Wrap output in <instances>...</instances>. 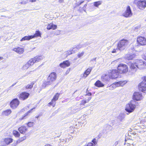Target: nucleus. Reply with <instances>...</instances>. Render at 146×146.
I'll return each instance as SVG.
<instances>
[{
  "label": "nucleus",
  "mask_w": 146,
  "mask_h": 146,
  "mask_svg": "<svg viewBox=\"0 0 146 146\" xmlns=\"http://www.w3.org/2000/svg\"><path fill=\"white\" fill-rule=\"evenodd\" d=\"M95 86L98 88L104 87L105 84L99 80H97L94 83Z\"/></svg>",
  "instance_id": "nucleus-21"
},
{
  "label": "nucleus",
  "mask_w": 146,
  "mask_h": 146,
  "mask_svg": "<svg viewBox=\"0 0 146 146\" xmlns=\"http://www.w3.org/2000/svg\"><path fill=\"white\" fill-rule=\"evenodd\" d=\"M70 69L69 68L66 71V72H65V75H67L70 72Z\"/></svg>",
  "instance_id": "nucleus-42"
},
{
  "label": "nucleus",
  "mask_w": 146,
  "mask_h": 146,
  "mask_svg": "<svg viewBox=\"0 0 146 146\" xmlns=\"http://www.w3.org/2000/svg\"><path fill=\"white\" fill-rule=\"evenodd\" d=\"M35 108H32L30 110H29L28 111H27L25 114L21 118V120H22L25 118V117L29 115V113H31L32 110L34 109Z\"/></svg>",
  "instance_id": "nucleus-34"
},
{
  "label": "nucleus",
  "mask_w": 146,
  "mask_h": 146,
  "mask_svg": "<svg viewBox=\"0 0 146 146\" xmlns=\"http://www.w3.org/2000/svg\"><path fill=\"white\" fill-rule=\"evenodd\" d=\"M33 38H34L35 37H41V33L40 31L39 30L36 31H35V33L33 35H32Z\"/></svg>",
  "instance_id": "nucleus-27"
},
{
  "label": "nucleus",
  "mask_w": 146,
  "mask_h": 146,
  "mask_svg": "<svg viewBox=\"0 0 146 146\" xmlns=\"http://www.w3.org/2000/svg\"><path fill=\"white\" fill-rule=\"evenodd\" d=\"M87 6V5L86 4H85L84 5V6Z\"/></svg>",
  "instance_id": "nucleus-50"
},
{
  "label": "nucleus",
  "mask_w": 146,
  "mask_h": 146,
  "mask_svg": "<svg viewBox=\"0 0 146 146\" xmlns=\"http://www.w3.org/2000/svg\"><path fill=\"white\" fill-rule=\"evenodd\" d=\"M34 123L33 122L29 121L26 123L28 127H31L33 126Z\"/></svg>",
  "instance_id": "nucleus-38"
},
{
  "label": "nucleus",
  "mask_w": 146,
  "mask_h": 146,
  "mask_svg": "<svg viewBox=\"0 0 146 146\" xmlns=\"http://www.w3.org/2000/svg\"><path fill=\"white\" fill-rule=\"evenodd\" d=\"M38 117H36L37 118H38Z\"/></svg>",
  "instance_id": "nucleus-51"
},
{
  "label": "nucleus",
  "mask_w": 146,
  "mask_h": 146,
  "mask_svg": "<svg viewBox=\"0 0 146 146\" xmlns=\"http://www.w3.org/2000/svg\"><path fill=\"white\" fill-rule=\"evenodd\" d=\"M18 131L22 134H25L28 131V128L25 126L22 125L19 128Z\"/></svg>",
  "instance_id": "nucleus-19"
},
{
  "label": "nucleus",
  "mask_w": 146,
  "mask_h": 146,
  "mask_svg": "<svg viewBox=\"0 0 146 146\" xmlns=\"http://www.w3.org/2000/svg\"><path fill=\"white\" fill-rule=\"evenodd\" d=\"M18 144V143L16 141H14V142L12 144L11 146H16Z\"/></svg>",
  "instance_id": "nucleus-41"
},
{
  "label": "nucleus",
  "mask_w": 146,
  "mask_h": 146,
  "mask_svg": "<svg viewBox=\"0 0 146 146\" xmlns=\"http://www.w3.org/2000/svg\"><path fill=\"white\" fill-rule=\"evenodd\" d=\"M84 53V52H82L81 53H79L78 54L77 56L78 58H80L83 55Z\"/></svg>",
  "instance_id": "nucleus-40"
},
{
  "label": "nucleus",
  "mask_w": 146,
  "mask_h": 146,
  "mask_svg": "<svg viewBox=\"0 0 146 146\" xmlns=\"http://www.w3.org/2000/svg\"><path fill=\"white\" fill-rule=\"evenodd\" d=\"M125 145H126L127 146H130V144L129 143H125Z\"/></svg>",
  "instance_id": "nucleus-46"
},
{
  "label": "nucleus",
  "mask_w": 146,
  "mask_h": 146,
  "mask_svg": "<svg viewBox=\"0 0 146 146\" xmlns=\"http://www.w3.org/2000/svg\"><path fill=\"white\" fill-rule=\"evenodd\" d=\"M70 63L69 61L66 60L60 63L59 64V66L62 68H65L66 67H68L70 66Z\"/></svg>",
  "instance_id": "nucleus-18"
},
{
  "label": "nucleus",
  "mask_w": 146,
  "mask_h": 146,
  "mask_svg": "<svg viewBox=\"0 0 146 146\" xmlns=\"http://www.w3.org/2000/svg\"><path fill=\"white\" fill-rule=\"evenodd\" d=\"M58 2L60 3H62L64 2V0H59Z\"/></svg>",
  "instance_id": "nucleus-45"
},
{
  "label": "nucleus",
  "mask_w": 146,
  "mask_h": 146,
  "mask_svg": "<svg viewBox=\"0 0 146 146\" xmlns=\"http://www.w3.org/2000/svg\"><path fill=\"white\" fill-rule=\"evenodd\" d=\"M33 38L32 36H26L23 37L21 40V41H22L23 40H30L31 39Z\"/></svg>",
  "instance_id": "nucleus-29"
},
{
  "label": "nucleus",
  "mask_w": 146,
  "mask_h": 146,
  "mask_svg": "<svg viewBox=\"0 0 146 146\" xmlns=\"http://www.w3.org/2000/svg\"><path fill=\"white\" fill-rule=\"evenodd\" d=\"M142 82L139 83L138 87L139 91L143 92L146 90V76L141 78Z\"/></svg>",
  "instance_id": "nucleus-4"
},
{
  "label": "nucleus",
  "mask_w": 146,
  "mask_h": 146,
  "mask_svg": "<svg viewBox=\"0 0 146 146\" xmlns=\"http://www.w3.org/2000/svg\"><path fill=\"white\" fill-rule=\"evenodd\" d=\"M36 82V81H33L31 82L30 84H28L25 86V89L26 90L32 89L34 85Z\"/></svg>",
  "instance_id": "nucleus-26"
},
{
  "label": "nucleus",
  "mask_w": 146,
  "mask_h": 146,
  "mask_svg": "<svg viewBox=\"0 0 146 146\" xmlns=\"http://www.w3.org/2000/svg\"><path fill=\"white\" fill-rule=\"evenodd\" d=\"M57 28V25L54 24L52 23H50L48 24L46 27L47 29L48 30H49L51 29L54 30L56 29Z\"/></svg>",
  "instance_id": "nucleus-22"
},
{
  "label": "nucleus",
  "mask_w": 146,
  "mask_h": 146,
  "mask_svg": "<svg viewBox=\"0 0 146 146\" xmlns=\"http://www.w3.org/2000/svg\"><path fill=\"white\" fill-rule=\"evenodd\" d=\"M20 102L17 98H14L10 102V106L11 108L12 109H15L19 105Z\"/></svg>",
  "instance_id": "nucleus-11"
},
{
  "label": "nucleus",
  "mask_w": 146,
  "mask_h": 146,
  "mask_svg": "<svg viewBox=\"0 0 146 146\" xmlns=\"http://www.w3.org/2000/svg\"><path fill=\"white\" fill-rule=\"evenodd\" d=\"M34 60H35V62H38L40 61L42 59L40 56H36L33 58Z\"/></svg>",
  "instance_id": "nucleus-36"
},
{
  "label": "nucleus",
  "mask_w": 146,
  "mask_h": 146,
  "mask_svg": "<svg viewBox=\"0 0 146 146\" xmlns=\"http://www.w3.org/2000/svg\"><path fill=\"white\" fill-rule=\"evenodd\" d=\"M56 102L52 99L51 101L48 104V106L49 107L52 106V107H54L56 106Z\"/></svg>",
  "instance_id": "nucleus-30"
},
{
  "label": "nucleus",
  "mask_w": 146,
  "mask_h": 146,
  "mask_svg": "<svg viewBox=\"0 0 146 146\" xmlns=\"http://www.w3.org/2000/svg\"><path fill=\"white\" fill-rule=\"evenodd\" d=\"M92 142L88 143L86 146H95V145L97 144L96 140L95 138H94L92 141Z\"/></svg>",
  "instance_id": "nucleus-25"
},
{
  "label": "nucleus",
  "mask_w": 146,
  "mask_h": 146,
  "mask_svg": "<svg viewBox=\"0 0 146 146\" xmlns=\"http://www.w3.org/2000/svg\"><path fill=\"white\" fill-rule=\"evenodd\" d=\"M30 94L26 92H22L18 95V97L21 100L24 101L27 100L29 97Z\"/></svg>",
  "instance_id": "nucleus-10"
},
{
  "label": "nucleus",
  "mask_w": 146,
  "mask_h": 146,
  "mask_svg": "<svg viewBox=\"0 0 146 146\" xmlns=\"http://www.w3.org/2000/svg\"><path fill=\"white\" fill-rule=\"evenodd\" d=\"M3 59V57H0V60H2Z\"/></svg>",
  "instance_id": "nucleus-49"
},
{
  "label": "nucleus",
  "mask_w": 146,
  "mask_h": 146,
  "mask_svg": "<svg viewBox=\"0 0 146 146\" xmlns=\"http://www.w3.org/2000/svg\"><path fill=\"white\" fill-rule=\"evenodd\" d=\"M137 68V64H136V61L135 63L131 64L130 68L131 70H134L136 69Z\"/></svg>",
  "instance_id": "nucleus-32"
},
{
  "label": "nucleus",
  "mask_w": 146,
  "mask_h": 146,
  "mask_svg": "<svg viewBox=\"0 0 146 146\" xmlns=\"http://www.w3.org/2000/svg\"><path fill=\"white\" fill-rule=\"evenodd\" d=\"M44 146H52L50 144H46Z\"/></svg>",
  "instance_id": "nucleus-48"
},
{
  "label": "nucleus",
  "mask_w": 146,
  "mask_h": 146,
  "mask_svg": "<svg viewBox=\"0 0 146 146\" xmlns=\"http://www.w3.org/2000/svg\"><path fill=\"white\" fill-rule=\"evenodd\" d=\"M13 134L16 137H19L20 135V133L18 131L16 130H13Z\"/></svg>",
  "instance_id": "nucleus-31"
},
{
  "label": "nucleus",
  "mask_w": 146,
  "mask_h": 146,
  "mask_svg": "<svg viewBox=\"0 0 146 146\" xmlns=\"http://www.w3.org/2000/svg\"><path fill=\"white\" fill-rule=\"evenodd\" d=\"M57 75L55 72H51L48 78V81L47 83L48 85H50L52 82L55 81Z\"/></svg>",
  "instance_id": "nucleus-7"
},
{
  "label": "nucleus",
  "mask_w": 146,
  "mask_h": 146,
  "mask_svg": "<svg viewBox=\"0 0 146 146\" xmlns=\"http://www.w3.org/2000/svg\"><path fill=\"white\" fill-rule=\"evenodd\" d=\"M35 63V60L33 58H31L28 62L27 63L23 66V68L24 69H27L30 66L33 65Z\"/></svg>",
  "instance_id": "nucleus-15"
},
{
  "label": "nucleus",
  "mask_w": 146,
  "mask_h": 146,
  "mask_svg": "<svg viewBox=\"0 0 146 146\" xmlns=\"http://www.w3.org/2000/svg\"><path fill=\"white\" fill-rule=\"evenodd\" d=\"M84 0H82V1H81L80 3H79L78 4V6H79L82 3H84Z\"/></svg>",
  "instance_id": "nucleus-43"
},
{
  "label": "nucleus",
  "mask_w": 146,
  "mask_h": 146,
  "mask_svg": "<svg viewBox=\"0 0 146 146\" xmlns=\"http://www.w3.org/2000/svg\"><path fill=\"white\" fill-rule=\"evenodd\" d=\"M137 68L140 70L146 69V62L141 59H137L136 60Z\"/></svg>",
  "instance_id": "nucleus-6"
},
{
  "label": "nucleus",
  "mask_w": 146,
  "mask_h": 146,
  "mask_svg": "<svg viewBox=\"0 0 146 146\" xmlns=\"http://www.w3.org/2000/svg\"><path fill=\"white\" fill-rule=\"evenodd\" d=\"M117 49H114L113 50L111 51V52L112 53H114L116 52V50Z\"/></svg>",
  "instance_id": "nucleus-44"
},
{
  "label": "nucleus",
  "mask_w": 146,
  "mask_h": 146,
  "mask_svg": "<svg viewBox=\"0 0 146 146\" xmlns=\"http://www.w3.org/2000/svg\"><path fill=\"white\" fill-rule=\"evenodd\" d=\"M13 50L19 54H22L24 51V49L23 48L17 47L13 49Z\"/></svg>",
  "instance_id": "nucleus-17"
},
{
  "label": "nucleus",
  "mask_w": 146,
  "mask_h": 146,
  "mask_svg": "<svg viewBox=\"0 0 146 146\" xmlns=\"http://www.w3.org/2000/svg\"><path fill=\"white\" fill-rule=\"evenodd\" d=\"M86 93L85 96H87L89 97H88L86 100L83 99L81 101L80 104V105L81 107L85 106L86 104L88 103L92 98V97L91 96L92 95V93L91 92H89L88 88L86 90Z\"/></svg>",
  "instance_id": "nucleus-5"
},
{
  "label": "nucleus",
  "mask_w": 146,
  "mask_h": 146,
  "mask_svg": "<svg viewBox=\"0 0 146 146\" xmlns=\"http://www.w3.org/2000/svg\"><path fill=\"white\" fill-rule=\"evenodd\" d=\"M134 57V56L133 54L130 55L127 57L128 60H132Z\"/></svg>",
  "instance_id": "nucleus-39"
},
{
  "label": "nucleus",
  "mask_w": 146,
  "mask_h": 146,
  "mask_svg": "<svg viewBox=\"0 0 146 146\" xmlns=\"http://www.w3.org/2000/svg\"><path fill=\"white\" fill-rule=\"evenodd\" d=\"M143 98V96L141 93L139 92H135L133 93V100L140 101Z\"/></svg>",
  "instance_id": "nucleus-14"
},
{
  "label": "nucleus",
  "mask_w": 146,
  "mask_h": 146,
  "mask_svg": "<svg viewBox=\"0 0 146 146\" xmlns=\"http://www.w3.org/2000/svg\"><path fill=\"white\" fill-rule=\"evenodd\" d=\"M60 93H57L55 94L54 96H53L52 100H54L56 102L57 100L60 95Z\"/></svg>",
  "instance_id": "nucleus-28"
},
{
  "label": "nucleus",
  "mask_w": 146,
  "mask_h": 146,
  "mask_svg": "<svg viewBox=\"0 0 146 146\" xmlns=\"http://www.w3.org/2000/svg\"><path fill=\"white\" fill-rule=\"evenodd\" d=\"M5 146L4 145H3V146Z\"/></svg>",
  "instance_id": "nucleus-52"
},
{
  "label": "nucleus",
  "mask_w": 146,
  "mask_h": 146,
  "mask_svg": "<svg viewBox=\"0 0 146 146\" xmlns=\"http://www.w3.org/2000/svg\"><path fill=\"white\" fill-rule=\"evenodd\" d=\"M128 67L127 65L122 64H119L117 67V70L119 74H124L128 72Z\"/></svg>",
  "instance_id": "nucleus-3"
},
{
  "label": "nucleus",
  "mask_w": 146,
  "mask_h": 146,
  "mask_svg": "<svg viewBox=\"0 0 146 146\" xmlns=\"http://www.w3.org/2000/svg\"><path fill=\"white\" fill-rule=\"evenodd\" d=\"M26 139V137L25 136H24L23 137L19 138L16 141L19 143L25 140Z\"/></svg>",
  "instance_id": "nucleus-35"
},
{
  "label": "nucleus",
  "mask_w": 146,
  "mask_h": 146,
  "mask_svg": "<svg viewBox=\"0 0 146 146\" xmlns=\"http://www.w3.org/2000/svg\"><path fill=\"white\" fill-rule=\"evenodd\" d=\"M129 43L127 39H122L120 40L117 44V49L120 51L124 50L127 47Z\"/></svg>",
  "instance_id": "nucleus-1"
},
{
  "label": "nucleus",
  "mask_w": 146,
  "mask_h": 146,
  "mask_svg": "<svg viewBox=\"0 0 146 146\" xmlns=\"http://www.w3.org/2000/svg\"><path fill=\"white\" fill-rule=\"evenodd\" d=\"M101 4L102 1H98L94 2V6L98 7V6L101 5Z\"/></svg>",
  "instance_id": "nucleus-37"
},
{
  "label": "nucleus",
  "mask_w": 146,
  "mask_h": 146,
  "mask_svg": "<svg viewBox=\"0 0 146 146\" xmlns=\"http://www.w3.org/2000/svg\"><path fill=\"white\" fill-rule=\"evenodd\" d=\"M136 5L137 7L139 9L143 10L146 7V1L145 0H138Z\"/></svg>",
  "instance_id": "nucleus-12"
},
{
  "label": "nucleus",
  "mask_w": 146,
  "mask_h": 146,
  "mask_svg": "<svg viewBox=\"0 0 146 146\" xmlns=\"http://www.w3.org/2000/svg\"><path fill=\"white\" fill-rule=\"evenodd\" d=\"M133 15V13L129 6H127L126 7V10L123 14V17L128 18L131 17Z\"/></svg>",
  "instance_id": "nucleus-13"
},
{
  "label": "nucleus",
  "mask_w": 146,
  "mask_h": 146,
  "mask_svg": "<svg viewBox=\"0 0 146 146\" xmlns=\"http://www.w3.org/2000/svg\"><path fill=\"white\" fill-rule=\"evenodd\" d=\"M137 104V102L134 100L130 101L126 105L125 110L129 113L133 112L136 108V104Z\"/></svg>",
  "instance_id": "nucleus-2"
},
{
  "label": "nucleus",
  "mask_w": 146,
  "mask_h": 146,
  "mask_svg": "<svg viewBox=\"0 0 146 146\" xmlns=\"http://www.w3.org/2000/svg\"><path fill=\"white\" fill-rule=\"evenodd\" d=\"M101 78L103 82H108L110 79L109 78V75L105 74L102 75Z\"/></svg>",
  "instance_id": "nucleus-20"
},
{
  "label": "nucleus",
  "mask_w": 146,
  "mask_h": 146,
  "mask_svg": "<svg viewBox=\"0 0 146 146\" xmlns=\"http://www.w3.org/2000/svg\"><path fill=\"white\" fill-rule=\"evenodd\" d=\"M137 42L139 46L145 45H146V38L144 37L138 36L137 38Z\"/></svg>",
  "instance_id": "nucleus-9"
},
{
  "label": "nucleus",
  "mask_w": 146,
  "mask_h": 146,
  "mask_svg": "<svg viewBox=\"0 0 146 146\" xmlns=\"http://www.w3.org/2000/svg\"><path fill=\"white\" fill-rule=\"evenodd\" d=\"M127 82L126 81H121L117 82H115L114 84L117 86H123Z\"/></svg>",
  "instance_id": "nucleus-24"
},
{
  "label": "nucleus",
  "mask_w": 146,
  "mask_h": 146,
  "mask_svg": "<svg viewBox=\"0 0 146 146\" xmlns=\"http://www.w3.org/2000/svg\"><path fill=\"white\" fill-rule=\"evenodd\" d=\"M13 139L11 138H7L4 139V142L5 144L8 145L13 142Z\"/></svg>",
  "instance_id": "nucleus-23"
},
{
  "label": "nucleus",
  "mask_w": 146,
  "mask_h": 146,
  "mask_svg": "<svg viewBox=\"0 0 146 146\" xmlns=\"http://www.w3.org/2000/svg\"><path fill=\"white\" fill-rule=\"evenodd\" d=\"M92 69V67H89L83 73L82 78H85L87 77L90 74Z\"/></svg>",
  "instance_id": "nucleus-16"
},
{
  "label": "nucleus",
  "mask_w": 146,
  "mask_h": 146,
  "mask_svg": "<svg viewBox=\"0 0 146 146\" xmlns=\"http://www.w3.org/2000/svg\"><path fill=\"white\" fill-rule=\"evenodd\" d=\"M108 74L110 79H116L118 77L119 73L117 70L112 69L110 70Z\"/></svg>",
  "instance_id": "nucleus-8"
},
{
  "label": "nucleus",
  "mask_w": 146,
  "mask_h": 146,
  "mask_svg": "<svg viewBox=\"0 0 146 146\" xmlns=\"http://www.w3.org/2000/svg\"><path fill=\"white\" fill-rule=\"evenodd\" d=\"M30 1L31 2H34L36 1V0H30Z\"/></svg>",
  "instance_id": "nucleus-47"
},
{
  "label": "nucleus",
  "mask_w": 146,
  "mask_h": 146,
  "mask_svg": "<svg viewBox=\"0 0 146 146\" xmlns=\"http://www.w3.org/2000/svg\"><path fill=\"white\" fill-rule=\"evenodd\" d=\"M11 112L12 111L11 110L7 109L4 111L3 113L5 115L8 116L10 115Z\"/></svg>",
  "instance_id": "nucleus-33"
}]
</instances>
